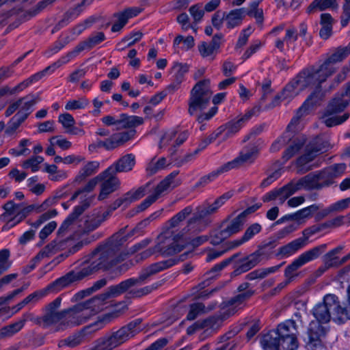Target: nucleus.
I'll list each match as a JSON object with an SVG mask.
<instances>
[{"instance_id": "nucleus-55", "label": "nucleus", "mask_w": 350, "mask_h": 350, "mask_svg": "<svg viewBox=\"0 0 350 350\" xmlns=\"http://www.w3.org/2000/svg\"><path fill=\"white\" fill-rule=\"evenodd\" d=\"M111 319V314H106L102 317H99L98 319L94 323L86 327L83 332H91L101 329L104 325L109 322Z\"/></svg>"}, {"instance_id": "nucleus-8", "label": "nucleus", "mask_w": 350, "mask_h": 350, "mask_svg": "<svg viewBox=\"0 0 350 350\" xmlns=\"http://www.w3.org/2000/svg\"><path fill=\"white\" fill-rule=\"evenodd\" d=\"M350 103V96H347L346 91L337 94L329 103L323 116V122L328 127L340 125L345 122L349 117L348 113L338 115V113Z\"/></svg>"}, {"instance_id": "nucleus-17", "label": "nucleus", "mask_w": 350, "mask_h": 350, "mask_svg": "<svg viewBox=\"0 0 350 350\" xmlns=\"http://www.w3.org/2000/svg\"><path fill=\"white\" fill-rule=\"evenodd\" d=\"M243 223L244 220L241 215H239L230 221L224 223L221 229L212 238L211 243L213 245H217L223 240L237 233L242 228Z\"/></svg>"}, {"instance_id": "nucleus-64", "label": "nucleus", "mask_w": 350, "mask_h": 350, "mask_svg": "<svg viewBox=\"0 0 350 350\" xmlns=\"http://www.w3.org/2000/svg\"><path fill=\"white\" fill-rule=\"evenodd\" d=\"M72 40H74V38L66 36L57 40L50 50L53 54L57 53Z\"/></svg>"}, {"instance_id": "nucleus-60", "label": "nucleus", "mask_w": 350, "mask_h": 350, "mask_svg": "<svg viewBox=\"0 0 350 350\" xmlns=\"http://www.w3.org/2000/svg\"><path fill=\"white\" fill-rule=\"evenodd\" d=\"M105 217L103 215H97L89 217L85 221V230L87 231H92L97 228L101 223L105 220Z\"/></svg>"}, {"instance_id": "nucleus-36", "label": "nucleus", "mask_w": 350, "mask_h": 350, "mask_svg": "<svg viewBox=\"0 0 350 350\" xmlns=\"http://www.w3.org/2000/svg\"><path fill=\"white\" fill-rule=\"evenodd\" d=\"M194 46V39L191 36L183 37V36H177L173 43V47L176 53H179L180 50L188 51Z\"/></svg>"}, {"instance_id": "nucleus-47", "label": "nucleus", "mask_w": 350, "mask_h": 350, "mask_svg": "<svg viewBox=\"0 0 350 350\" xmlns=\"http://www.w3.org/2000/svg\"><path fill=\"white\" fill-rule=\"evenodd\" d=\"M143 191L144 189H138L137 191H135L134 193H128L126 195L122 198L118 199L113 204V209L117 208L118 207L120 206L124 203L129 204L131 202L141 198L143 196Z\"/></svg>"}, {"instance_id": "nucleus-6", "label": "nucleus", "mask_w": 350, "mask_h": 350, "mask_svg": "<svg viewBox=\"0 0 350 350\" xmlns=\"http://www.w3.org/2000/svg\"><path fill=\"white\" fill-rule=\"evenodd\" d=\"M177 258H171L165 260L153 263L148 266L144 272L137 278H129L121 282L116 286L109 287L105 293L99 296L95 297L100 299V310L103 308L104 302L110 297H117L133 286L142 285L145 280L150 275H154L162 271H164L172 266L176 265L179 262Z\"/></svg>"}, {"instance_id": "nucleus-16", "label": "nucleus", "mask_w": 350, "mask_h": 350, "mask_svg": "<svg viewBox=\"0 0 350 350\" xmlns=\"http://www.w3.org/2000/svg\"><path fill=\"white\" fill-rule=\"evenodd\" d=\"M102 122L106 126H115L117 129L136 127L144 122L142 117L122 114L120 118L108 115L101 118Z\"/></svg>"}, {"instance_id": "nucleus-27", "label": "nucleus", "mask_w": 350, "mask_h": 350, "mask_svg": "<svg viewBox=\"0 0 350 350\" xmlns=\"http://www.w3.org/2000/svg\"><path fill=\"white\" fill-rule=\"evenodd\" d=\"M219 46L220 43L219 39L214 37L211 42H202L200 44H199L198 50L200 55L203 57L213 59Z\"/></svg>"}, {"instance_id": "nucleus-58", "label": "nucleus", "mask_w": 350, "mask_h": 350, "mask_svg": "<svg viewBox=\"0 0 350 350\" xmlns=\"http://www.w3.org/2000/svg\"><path fill=\"white\" fill-rule=\"evenodd\" d=\"M50 144L52 146H57L62 150H68L71 148L72 142L67 140L66 138L61 135L53 136L49 139Z\"/></svg>"}, {"instance_id": "nucleus-51", "label": "nucleus", "mask_w": 350, "mask_h": 350, "mask_svg": "<svg viewBox=\"0 0 350 350\" xmlns=\"http://www.w3.org/2000/svg\"><path fill=\"white\" fill-rule=\"evenodd\" d=\"M100 163L98 161H92L88 162L80 170L79 177L85 178L97 172Z\"/></svg>"}, {"instance_id": "nucleus-3", "label": "nucleus", "mask_w": 350, "mask_h": 350, "mask_svg": "<svg viewBox=\"0 0 350 350\" xmlns=\"http://www.w3.org/2000/svg\"><path fill=\"white\" fill-rule=\"evenodd\" d=\"M191 208L187 206L164 224L163 231L157 237L156 245L157 250L164 255H173L183 250V246L178 243V241L185 233L191 230L193 224L200 219L197 215L192 217L188 221L187 226L181 231H178V228H179L182 221L191 214Z\"/></svg>"}, {"instance_id": "nucleus-45", "label": "nucleus", "mask_w": 350, "mask_h": 350, "mask_svg": "<svg viewBox=\"0 0 350 350\" xmlns=\"http://www.w3.org/2000/svg\"><path fill=\"white\" fill-rule=\"evenodd\" d=\"M84 338L85 334L83 332L75 334L65 340H61L59 342V347H63L64 346H68L70 347H75L82 343L84 340Z\"/></svg>"}, {"instance_id": "nucleus-22", "label": "nucleus", "mask_w": 350, "mask_h": 350, "mask_svg": "<svg viewBox=\"0 0 350 350\" xmlns=\"http://www.w3.org/2000/svg\"><path fill=\"white\" fill-rule=\"evenodd\" d=\"M92 200V197H88L80 205L75 208L74 211L64 220L58 229L57 233L59 235L64 234L68 229L69 226L74 223L75 219L89 206Z\"/></svg>"}, {"instance_id": "nucleus-59", "label": "nucleus", "mask_w": 350, "mask_h": 350, "mask_svg": "<svg viewBox=\"0 0 350 350\" xmlns=\"http://www.w3.org/2000/svg\"><path fill=\"white\" fill-rule=\"evenodd\" d=\"M100 180H101V176L99 174L96 177L90 180L86 184V185L84 187V188L82 190H79V191H76L74 193V195L72 196L71 200H75L78 197V196H79L83 192H90L91 191H92L94 189V187L96 186Z\"/></svg>"}, {"instance_id": "nucleus-63", "label": "nucleus", "mask_w": 350, "mask_h": 350, "mask_svg": "<svg viewBox=\"0 0 350 350\" xmlns=\"http://www.w3.org/2000/svg\"><path fill=\"white\" fill-rule=\"evenodd\" d=\"M303 146V142L301 140H297L293 142V144L288 147L286 150L284 152L283 154V159L285 161H288L290 158H291L295 153L298 152V150Z\"/></svg>"}, {"instance_id": "nucleus-43", "label": "nucleus", "mask_w": 350, "mask_h": 350, "mask_svg": "<svg viewBox=\"0 0 350 350\" xmlns=\"http://www.w3.org/2000/svg\"><path fill=\"white\" fill-rule=\"evenodd\" d=\"M142 38V33L140 31L134 32L125 36L120 42L118 44V50L122 51L125 47H129L133 45Z\"/></svg>"}, {"instance_id": "nucleus-28", "label": "nucleus", "mask_w": 350, "mask_h": 350, "mask_svg": "<svg viewBox=\"0 0 350 350\" xmlns=\"http://www.w3.org/2000/svg\"><path fill=\"white\" fill-rule=\"evenodd\" d=\"M260 345L264 350H279L280 339L277 333L272 330L264 334L260 339Z\"/></svg>"}, {"instance_id": "nucleus-40", "label": "nucleus", "mask_w": 350, "mask_h": 350, "mask_svg": "<svg viewBox=\"0 0 350 350\" xmlns=\"http://www.w3.org/2000/svg\"><path fill=\"white\" fill-rule=\"evenodd\" d=\"M228 172L225 165H222L219 167H218L216 170L213 171L208 175L202 176L198 183L195 185V187H198L201 186H205L206 185L210 183L216 179L219 175L223 173Z\"/></svg>"}, {"instance_id": "nucleus-39", "label": "nucleus", "mask_w": 350, "mask_h": 350, "mask_svg": "<svg viewBox=\"0 0 350 350\" xmlns=\"http://www.w3.org/2000/svg\"><path fill=\"white\" fill-rule=\"evenodd\" d=\"M320 208V206L318 204H312L308 207L304 208L293 215H291V218L294 220H296L299 222L305 221L306 219L310 218L312 215L316 213Z\"/></svg>"}, {"instance_id": "nucleus-46", "label": "nucleus", "mask_w": 350, "mask_h": 350, "mask_svg": "<svg viewBox=\"0 0 350 350\" xmlns=\"http://www.w3.org/2000/svg\"><path fill=\"white\" fill-rule=\"evenodd\" d=\"M341 250L342 247H338L326 254L324 258V263L326 267H335L341 264L336 256Z\"/></svg>"}, {"instance_id": "nucleus-42", "label": "nucleus", "mask_w": 350, "mask_h": 350, "mask_svg": "<svg viewBox=\"0 0 350 350\" xmlns=\"http://www.w3.org/2000/svg\"><path fill=\"white\" fill-rule=\"evenodd\" d=\"M170 160L165 157H161L158 160L153 159L147 165L146 170L150 174H154L159 170H163L170 165Z\"/></svg>"}, {"instance_id": "nucleus-13", "label": "nucleus", "mask_w": 350, "mask_h": 350, "mask_svg": "<svg viewBox=\"0 0 350 350\" xmlns=\"http://www.w3.org/2000/svg\"><path fill=\"white\" fill-rule=\"evenodd\" d=\"M179 171H174L170 173L164 180H163L155 188L154 193L147 197L138 206L137 212L143 211L149 207L160 195L168 190L174 189L180 184V180L176 179V177L178 174Z\"/></svg>"}, {"instance_id": "nucleus-53", "label": "nucleus", "mask_w": 350, "mask_h": 350, "mask_svg": "<svg viewBox=\"0 0 350 350\" xmlns=\"http://www.w3.org/2000/svg\"><path fill=\"white\" fill-rule=\"evenodd\" d=\"M107 284V280L105 279H101L98 281H96L92 287L88 288L85 291H82L81 292H79L75 295V299L76 300L81 299L84 297L85 296L90 295L91 293L96 291L97 290H99L104 286H105Z\"/></svg>"}, {"instance_id": "nucleus-61", "label": "nucleus", "mask_w": 350, "mask_h": 350, "mask_svg": "<svg viewBox=\"0 0 350 350\" xmlns=\"http://www.w3.org/2000/svg\"><path fill=\"white\" fill-rule=\"evenodd\" d=\"M10 251L7 249L0 250V275L8 270L11 263L9 261Z\"/></svg>"}, {"instance_id": "nucleus-37", "label": "nucleus", "mask_w": 350, "mask_h": 350, "mask_svg": "<svg viewBox=\"0 0 350 350\" xmlns=\"http://www.w3.org/2000/svg\"><path fill=\"white\" fill-rule=\"evenodd\" d=\"M60 248L59 244L55 241H52L51 243L45 246L33 258V260L36 264H38L46 258H49L51 256L55 254Z\"/></svg>"}, {"instance_id": "nucleus-1", "label": "nucleus", "mask_w": 350, "mask_h": 350, "mask_svg": "<svg viewBox=\"0 0 350 350\" xmlns=\"http://www.w3.org/2000/svg\"><path fill=\"white\" fill-rule=\"evenodd\" d=\"M119 236H113L105 244L98 247L90 262H85L79 269L56 280L46 288L29 295L23 301L26 305L34 304L50 293H57L72 283L81 280L98 269H109L123 260L125 254L120 252Z\"/></svg>"}, {"instance_id": "nucleus-18", "label": "nucleus", "mask_w": 350, "mask_h": 350, "mask_svg": "<svg viewBox=\"0 0 350 350\" xmlns=\"http://www.w3.org/2000/svg\"><path fill=\"white\" fill-rule=\"evenodd\" d=\"M258 153V150L256 146H252L243 149L237 157L224 165L228 171H230L245 164H251L256 159Z\"/></svg>"}, {"instance_id": "nucleus-11", "label": "nucleus", "mask_w": 350, "mask_h": 350, "mask_svg": "<svg viewBox=\"0 0 350 350\" xmlns=\"http://www.w3.org/2000/svg\"><path fill=\"white\" fill-rule=\"evenodd\" d=\"M4 213L0 216V220L5 222L3 230H8L20 223L31 211V207L22 208L21 204L10 200L3 206Z\"/></svg>"}, {"instance_id": "nucleus-29", "label": "nucleus", "mask_w": 350, "mask_h": 350, "mask_svg": "<svg viewBox=\"0 0 350 350\" xmlns=\"http://www.w3.org/2000/svg\"><path fill=\"white\" fill-rule=\"evenodd\" d=\"M246 14L245 8L231 10L224 18L228 28L232 29L241 23Z\"/></svg>"}, {"instance_id": "nucleus-31", "label": "nucleus", "mask_w": 350, "mask_h": 350, "mask_svg": "<svg viewBox=\"0 0 350 350\" xmlns=\"http://www.w3.org/2000/svg\"><path fill=\"white\" fill-rule=\"evenodd\" d=\"M345 164L338 163L322 170L327 185L332 183L334 178L341 176L345 172Z\"/></svg>"}, {"instance_id": "nucleus-2", "label": "nucleus", "mask_w": 350, "mask_h": 350, "mask_svg": "<svg viewBox=\"0 0 350 350\" xmlns=\"http://www.w3.org/2000/svg\"><path fill=\"white\" fill-rule=\"evenodd\" d=\"M100 301L99 298L94 297L71 308L58 311L62 304V298L58 297L46 306L42 317L27 312L21 318L25 324L27 321H31L36 325L42 322L45 327H52L53 332H62L85 323L100 310Z\"/></svg>"}, {"instance_id": "nucleus-23", "label": "nucleus", "mask_w": 350, "mask_h": 350, "mask_svg": "<svg viewBox=\"0 0 350 350\" xmlns=\"http://www.w3.org/2000/svg\"><path fill=\"white\" fill-rule=\"evenodd\" d=\"M262 230V226L258 223H254L250 225L245 231L243 235L236 240L228 241V249L233 250L239 247L243 243L251 240L256 234H258Z\"/></svg>"}, {"instance_id": "nucleus-54", "label": "nucleus", "mask_w": 350, "mask_h": 350, "mask_svg": "<svg viewBox=\"0 0 350 350\" xmlns=\"http://www.w3.org/2000/svg\"><path fill=\"white\" fill-rule=\"evenodd\" d=\"M308 100H306L297 110L296 115L292 118L290 124L287 126V132L292 130V127L297 123L299 120L305 116L309 110Z\"/></svg>"}, {"instance_id": "nucleus-57", "label": "nucleus", "mask_w": 350, "mask_h": 350, "mask_svg": "<svg viewBox=\"0 0 350 350\" xmlns=\"http://www.w3.org/2000/svg\"><path fill=\"white\" fill-rule=\"evenodd\" d=\"M24 325H25V323H24L22 318H21L16 322L2 328L1 334L3 335H5V336L12 335V334L19 332L24 327Z\"/></svg>"}, {"instance_id": "nucleus-5", "label": "nucleus", "mask_w": 350, "mask_h": 350, "mask_svg": "<svg viewBox=\"0 0 350 350\" xmlns=\"http://www.w3.org/2000/svg\"><path fill=\"white\" fill-rule=\"evenodd\" d=\"M213 94L210 85V80L204 79L199 81L191 91L189 100L188 112L190 115H197L200 123L211 119L217 112V107L212 106L208 111L206 109L210 104Z\"/></svg>"}, {"instance_id": "nucleus-24", "label": "nucleus", "mask_w": 350, "mask_h": 350, "mask_svg": "<svg viewBox=\"0 0 350 350\" xmlns=\"http://www.w3.org/2000/svg\"><path fill=\"white\" fill-rule=\"evenodd\" d=\"M189 71V66L187 64L175 63L172 68V83L168 86L169 89L176 90L179 85L184 81L186 73Z\"/></svg>"}, {"instance_id": "nucleus-62", "label": "nucleus", "mask_w": 350, "mask_h": 350, "mask_svg": "<svg viewBox=\"0 0 350 350\" xmlns=\"http://www.w3.org/2000/svg\"><path fill=\"white\" fill-rule=\"evenodd\" d=\"M58 121L62 124V126L66 130V131L72 128L75 124V120L73 116L68 113L60 114L58 117Z\"/></svg>"}, {"instance_id": "nucleus-52", "label": "nucleus", "mask_w": 350, "mask_h": 350, "mask_svg": "<svg viewBox=\"0 0 350 350\" xmlns=\"http://www.w3.org/2000/svg\"><path fill=\"white\" fill-rule=\"evenodd\" d=\"M280 347L282 350H295L297 348L296 335L280 338Z\"/></svg>"}, {"instance_id": "nucleus-44", "label": "nucleus", "mask_w": 350, "mask_h": 350, "mask_svg": "<svg viewBox=\"0 0 350 350\" xmlns=\"http://www.w3.org/2000/svg\"><path fill=\"white\" fill-rule=\"evenodd\" d=\"M89 103L88 99L84 96L80 97L78 99H70L66 102L65 109L67 111H74L85 109Z\"/></svg>"}, {"instance_id": "nucleus-34", "label": "nucleus", "mask_w": 350, "mask_h": 350, "mask_svg": "<svg viewBox=\"0 0 350 350\" xmlns=\"http://www.w3.org/2000/svg\"><path fill=\"white\" fill-rule=\"evenodd\" d=\"M92 0H83V1L75 8L69 10L64 16L63 19L59 22L61 27L66 25L69 22L76 18L83 11V5H89Z\"/></svg>"}, {"instance_id": "nucleus-14", "label": "nucleus", "mask_w": 350, "mask_h": 350, "mask_svg": "<svg viewBox=\"0 0 350 350\" xmlns=\"http://www.w3.org/2000/svg\"><path fill=\"white\" fill-rule=\"evenodd\" d=\"M321 254V247H315L306 251L296 258L284 271V276L287 282L286 284L292 281L297 275V271L306 263L317 258Z\"/></svg>"}, {"instance_id": "nucleus-10", "label": "nucleus", "mask_w": 350, "mask_h": 350, "mask_svg": "<svg viewBox=\"0 0 350 350\" xmlns=\"http://www.w3.org/2000/svg\"><path fill=\"white\" fill-rule=\"evenodd\" d=\"M350 54V50L347 46L338 47L323 63L319 66H311L310 68L315 74V76L321 83H324L336 71L334 64L342 61Z\"/></svg>"}, {"instance_id": "nucleus-20", "label": "nucleus", "mask_w": 350, "mask_h": 350, "mask_svg": "<svg viewBox=\"0 0 350 350\" xmlns=\"http://www.w3.org/2000/svg\"><path fill=\"white\" fill-rule=\"evenodd\" d=\"M115 172L105 174V170L100 174L101 180H104L101 185L100 192L98 196L100 200L105 199L107 195L114 191L120 185L119 179L116 176Z\"/></svg>"}, {"instance_id": "nucleus-26", "label": "nucleus", "mask_w": 350, "mask_h": 350, "mask_svg": "<svg viewBox=\"0 0 350 350\" xmlns=\"http://www.w3.org/2000/svg\"><path fill=\"white\" fill-rule=\"evenodd\" d=\"M305 246V239L298 238L280 247L277 255L282 258H288Z\"/></svg>"}, {"instance_id": "nucleus-12", "label": "nucleus", "mask_w": 350, "mask_h": 350, "mask_svg": "<svg viewBox=\"0 0 350 350\" xmlns=\"http://www.w3.org/2000/svg\"><path fill=\"white\" fill-rule=\"evenodd\" d=\"M328 147L327 143H321V138L317 137L306 148L305 153L297 161L300 171L306 172L319 166V162L313 160L317 154Z\"/></svg>"}, {"instance_id": "nucleus-4", "label": "nucleus", "mask_w": 350, "mask_h": 350, "mask_svg": "<svg viewBox=\"0 0 350 350\" xmlns=\"http://www.w3.org/2000/svg\"><path fill=\"white\" fill-rule=\"evenodd\" d=\"M249 286L250 284L247 282L240 284L238 287L239 294L223 304L217 316L195 322L187 328V334L191 335L201 329H204L205 332H211L218 329L223 321L242 309L245 301L254 295V291Z\"/></svg>"}, {"instance_id": "nucleus-21", "label": "nucleus", "mask_w": 350, "mask_h": 350, "mask_svg": "<svg viewBox=\"0 0 350 350\" xmlns=\"http://www.w3.org/2000/svg\"><path fill=\"white\" fill-rule=\"evenodd\" d=\"M135 165V157L133 154H127L116 163L109 166L106 170L105 174L111 172H128L133 168Z\"/></svg>"}, {"instance_id": "nucleus-15", "label": "nucleus", "mask_w": 350, "mask_h": 350, "mask_svg": "<svg viewBox=\"0 0 350 350\" xmlns=\"http://www.w3.org/2000/svg\"><path fill=\"white\" fill-rule=\"evenodd\" d=\"M293 194L300 189H319L327 185L323 171L310 173L297 182L289 183Z\"/></svg>"}, {"instance_id": "nucleus-35", "label": "nucleus", "mask_w": 350, "mask_h": 350, "mask_svg": "<svg viewBox=\"0 0 350 350\" xmlns=\"http://www.w3.org/2000/svg\"><path fill=\"white\" fill-rule=\"evenodd\" d=\"M325 333V327L321 325V323L318 321H312L309 324L308 334L310 342H317L321 336Z\"/></svg>"}, {"instance_id": "nucleus-38", "label": "nucleus", "mask_w": 350, "mask_h": 350, "mask_svg": "<svg viewBox=\"0 0 350 350\" xmlns=\"http://www.w3.org/2000/svg\"><path fill=\"white\" fill-rule=\"evenodd\" d=\"M27 116L28 113L18 111L8 123L5 128V133L9 135H13Z\"/></svg>"}, {"instance_id": "nucleus-50", "label": "nucleus", "mask_w": 350, "mask_h": 350, "mask_svg": "<svg viewBox=\"0 0 350 350\" xmlns=\"http://www.w3.org/2000/svg\"><path fill=\"white\" fill-rule=\"evenodd\" d=\"M142 12V9L138 7H131L125 9L122 12L118 13L116 16L119 17L126 24L129 19L137 16Z\"/></svg>"}, {"instance_id": "nucleus-25", "label": "nucleus", "mask_w": 350, "mask_h": 350, "mask_svg": "<svg viewBox=\"0 0 350 350\" xmlns=\"http://www.w3.org/2000/svg\"><path fill=\"white\" fill-rule=\"evenodd\" d=\"M245 125L239 118L237 120H232L227 124L219 126L217 129L218 134L221 135L223 140H226L231 137L235 133L243 127Z\"/></svg>"}, {"instance_id": "nucleus-19", "label": "nucleus", "mask_w": 350, "mask_h": 350, "mask_svg": "<svg viewBox=\"0 0 350 350\" xmlns=\"http://www.w3.org/2000/svg\"><path fill=\"white\" fill-rule=\"evenodd\" d=\"M187 137L188 133L186 131H179L175 129H170L162 136L160 146L176 148L184 143Z\"/></svg>"}, {"instance_id": "nucleus-41", "label": "nucleus", "mask_w": 350, "mask_h": 350, "mask_svg": "<svg viewBox=\"0 0 350 350\" xmlns=\"http://www.w3.org/2000/svg\"><path fill=\"white\" fill-rule=\"evenodd\" d=\"M213 307H206L202 303H195L190 306L189 312L187 316V319L189 321L195 319L199 315L204 314L209 310L213 309Z\"/></svg>"}, {"instance_id": "nucleus-9", "label": "nucleus", "mask_w": 350, "mask_h": 350, "mask_svg": "<svg viewBox=\"0 0 350 350\" xmlns=\"http://www.w3.org/2000/svg\"><path fill=\"white\" fill-rule=\"evenodd\" d=\"M340 304L338 297L334 294H327L324 296L323 301L317 304L312 310V314L316 321L321 323H327L331 319L332 311L334 319L338 321H345V318H340L338 312Z\"/></svg>"}, {"instance_id": "nucleus-32", "label": "nucleus", "mask_w": 350, "mask_h": 350, "mask_svg": "<svg viewBox=\"0 0 350 350\" xmlns=\"http://www.w3.org/2000/svg\"><path fill=\"white\" fill-rule=\"evenodd\" d=\"M336 0H314L308 7L307 12L311 14L317 11H323L329 8H336Z\"/></svg>"}, {"instance_id": "nucleus-33", "label": "nucleus", "mask_w": 350, "mask_h": 350, "mask_svg": "<svg viewBox=\"0 0 350 350\" xmlns=\"http://www.w3.org/2000/svg\"><path fill=\"white\" fill-rule=\"evenodd\" d=\"M277 333L279 338L296 335L297 327L295 323L293 320H287L280 324L276 330H273Z\"/></svg>"}, {"instance_id": "nucleus-7", "label": "nucleus", "mask_w": 350, "mask_h": 350, "mask_svg": "<svg viewBox=\"0 0 350 350\" xmlns=\"http://www.w3.org/2000/svg\"><path fill=\"white\" fill-rule=\"evenodd\" d=\"M321 85V83L309 67L300 72L293 80L286 85L280 94L282 100L288 103L305 89H318Z\"/></svg>"}, {"instance_id": "nucleus-30", "label": "nucleus", "mask_w": 350, "mask_h": 350, "mask_svg": "<svg viewBox=\"0 0 350 350\" xmlns=\"http://www.w3.org/2000/svg\"><path fill=\"white\" fill-rule=\"evenodd\" d=\"M291 187L288 184L279 190L269 192L263 196L262 200L264 202H269L278 198L281 202H283L290 196L293 195Z\"/></svg>"}, {"instance_id": "nucleus-56", "label": "nucleus", "mask_w": 350, "mask_h": 350, "mask_svg": "<svg viewBox=\"0 0 350 350\" xmlns=\"http://www.w3.org/2000/svg\"><path fill=\"white\" fill-rule=\"evenodd\" d=\"M338 310L340 318H345V320L350 319V285L347 289V301L342 305L340 304Z\"/></svg>"}, {"instance_id": "nucleus-48", "label": "nucleus", "mask_w": 350, "mask_h": 350, "mask_svg": "<svg viewBox=\"0 0 350 350\" xmlns=\"http://www.w3.org/2000/svg\"><path fill=\"white\" fill-rule=\"evenodd\" d=\"M30 144V140L27 139H23L21 140L18 148H11L9 150V154L14 157H19L21 155H28L30 154V150L27 147Z\"/></svg>"}, {"instance_id": "nucleus-49", "label": "nucleus", "mask_w": 350, "mask_h": 350, "mask_svg": "<svg viewBox=\"0 0 350 350\" xmlns=\"http://www.w3.org/2000/svg\"><path fill=\"white\" fill-rule=\"evenodd\" d=\"M44 158L41 156H33L29 159L25 160L22 163L24 169H30L32 172L39 170L40 165L43 162Z\"/></svg>"}]
</instances>
